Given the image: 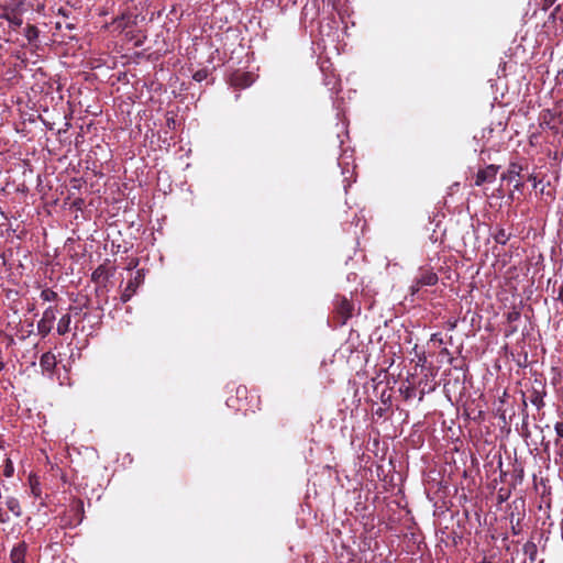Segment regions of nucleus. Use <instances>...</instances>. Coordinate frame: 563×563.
Segmentation results:
<instances>
[{
	"label": "nucleus",
	"mask_w": 563,
	"mask_h": 563,
	"mask_svg": "<svg viewBox=\"0 0 563 563\" xmlns=\"http://www.w3.org/2000/svg\"><path fill=\"white\" fill-rule=\"evenodd\" d=\"M7 13L10 18V29L15 31L23 24V14L26 12V0H4Z\"/></svg>",
	"instance_id": "1"
},
{
	"label": "nucleus",
	"mask_w": 563,
	"mask_h": 563,
	"mask_svg": "<svg viewBox=\"0 0 563 563\" xmlns=\"http://www.w3.org/2000/svg\"><path fill=\"white\" fill-rule=\"evenodd\" d=\"M56 320V310L54 307H47L41 320L37 322V332L42 338H45L53 329Z\"/></svg>",
	"instance_id": "2"
},
{
	"label": "nucleus",
	"mask_w": 563,
	"mask_h": 563,
	"mask_svg": "<svg viewBox=\"0 0 563 563\" xmlns=\"http://www.w3.org/2000/svg\"><path fill=\"white\" fill-rule=\"evenodd\" d=\"M523 170L522 166L516 162H510L508 165V168L505 173L501 174V180L511 183L514 180H517L514 189L515 190H522L525 184L521 180H518L520 178L521 172Z\"/></svg>",
	"instance_id": "3"
},
{
	"label": "nucleus",
	"mask_w": 563,
	"mask_h": 563,
	"mask_svg": "<svg viewBox=\"0 0 563 563\" xmlns=\"http://www.w3.org/2000/svg\"><path fill=\"white\" fill-rule=\"evenodd\" d=\"M117 266L110 260H106L92 273V282H108L114 277Z\"/></svg>",
	"instance_id": "4"
},
{
	"label": "nucleus",
	"mask_w": 563,
	"mask_h": 563,
	"mask_svg": "<svg viewBox=\"0 0 563 563\" xmlns=\"http://www.w3.org/2000/svg\"><path fill=\"white\" fill-rule=\"evenodd\" d=\"M499 168L500 167L498 165L490 164L479 169L475 176L474 185L479 187L484 184L494 183L496 180Z\"/></svg>",
	"instance_id": "5"
},
{
	"label": "nucleus",
	"mask_w": 563,
	"mask_h": 563,
	"mask_svg": "<svg viewBox=\"0 0 563 563\" xmlns=\"http://www.w3.org/2000/svg\"><path fill=\"white\" fill-rule=\"evenodd\" d=\"M115 31L123 32L128 27H131L136 24V15H134L131 11L126 10L122 12L119 16L113 19L111 22Z\"/></svg>",
	"instance_id": "6"
},
{
	"label": "nucleus",
	"mask_w": 563,
	"mask_h": 563,
	"mask_svg": "<svg viewBox=\"0 0 563 563\" xmlns=\"http://www.w3.org/2000/svg\"><path fill=\"white\" fill-rule=\"evenodd\" d=\"M27 553V544L25 541H21L15 544L10 552L11 563H25V556Z\"/></svg>",
	"instance_id": "7"
},
{
	"label": "nucleus",
	"mask_w": 563,
	"mask_h": 563,
	"mask_svg": "<svg viewBox=\"0 0 563 563\" xmlns=\"http://www.w3.org/2000/svg\"><path fill=\"white\" fill-rule=\"evenodd\" d=\"M523 554L526 559L523 563H542V561H537L538 558V547L532 541H527L522 547Z\"/></svg>",
	"instance_id": "8"
},
{
	"label": "nucleus",
	"mask_w": 563,
	"mask_h": 563,
	"mask_svg": "<svg viewBox=\"0 0 563 563\" xmlns=\"http://www.w3.org/2000/svg\"><path fill=\"white\" fill-rule=\"evenodd\" d=\"M56 356L52 352H45L40 358V367L45 373H52L56 367Z\"/></svg>",
	"instance_id": "9"
},
{
	"label": "nucleus",
	"mask_w": 563,
	"mask_h": 563,
	"mask_svg": "<svg viewBox=\"0 0 563 563\" xmlns=\"http://www.w3.org/2000/svg\"><path fill=\"white\" fill-rule=\"evenodd\" d=\"M24 36L32 47L38 48L40 30L35 25L27 24L24 29Z\"/></svg>",
	"instance_id": "10"
},
{
	"label": "nucleus",
	"mask_w": 563,
	"mask_h": 563,
	"mask_svg": "<svg viewBox=\"0 0 563 563\" xmlns=\"http://www.w3.org/2000/svg\"><path fill=\"white\" fill-rule=\"evenodd\" d=\"M493 239L500 245H506L511 238V233L507 232L503 227H496L492 233Z\"/></svg>",
	"instance_id": "11"
},
{
	"label": "nucleus",
	"mask_w": 563,
	"mask_h": 563,
	"mask_svg": "<svg viewBox=\"0 0 563 563\" xmlns=\"http://www.w3.org/2000/svg\"><path fill=\"white\" fill-rule=\"evenodd\" d=\"M70 324H71V314H70V313H66V314H64V316L59 319V321H58V323H57V328H56L57 333H58L59 335H64V334H66L67 332H69V331H70Z\"/></svg>",
	"instance_id": "12"
},
{
	"label": "nucleus",
	"mask_w": 563,
	"mask_h": 563,
	"mask_svg": "<svg viewBox=\"0 0 563 563\" xmlns=\"http://www.w3.org/2000/svg\"><path fill=\"white\" fill-rule=\"evenodd\" d=\"M5 505H7V508L15 517H20L22 515V508H21L20 501L15 497H13V496L7 497L5 498Z\"/></svg>",
	"instance_id": "13"
},
{
	"label": "nucleus",
	"mask_w": 563,
	"mask_h": 563,
	"mask_svg": "<svg viewBox=\"0 0 563 563\" xmlns=\"http://www.w3.org/2000/svg\"><path fill=\"white\" fill-rule=\"evenodd\" d=\"M543 397L544 393L533 389L529 396V400L537 409H541L544 406Z\"/></svg>",
	"instance_id": "14"
},
{
	"label": "nucleus",
	"mask_w": 563,
	"mask_h": 563,
	"mask_svg": "<svg viewBox=\"0 0 563 563\" xmlns=\"http://www.w3.org/2000/svg\"><path fill=\"white\" fill-rule=\"evenodd\" d=\"M140 284H126L125 289L121 295V301L126 302L131 299V297L136 292V289Z\"/></svg>",
	"instance_id": "15"
},
{
	"label": "nucleus",
	"mask_w": 563,
	"mask_h": 563,
	"mask_svg": "<svg viewBox=\"0 0 563 563\" xmlns=\"http://www.w3.org/2000/svg\"><path fill=\"white\" fill-rule=\"evenodd\" d=\"M353 306L346 299H343L340 305V312L344 318H350L352 316Z\"/></svg>",
	"instance_id": "16"
},
{
	"label": "nucleus",
	"mask_w": 563,
	"mask_h": 563,
	"mask_svg": "<svg viewBox=\"0 0 563 563\" xmlns=\"http://www.w3.org/2000/svg\"><path fill=\"white\" fill-rule=\"evenodd\" d=\"M399 391L405 400H409L416 396V389L411 386H401Z\"/></svg>",
	"instance_id": "17"
},
{
	"label": "nucleus",
	"mask_w": 563,
	"mask_h": 563,
	"mask_svg": "<svg viewBox=\"0 0 563 563\" xmlns=\"http://www.w3.org/2000/svg\"><path fill=\"white\" fill-rule=\"evenodd\" d=\"M235 84L245 88L251 85L250 75L247 74H241L235 77Z\"/></svg>",
	"instance_id": "18"
},
{
	"label": "nucleus",
	"mask_w": 563,
	"mask_h": 563,
	"mask_svg": "<svg viewBox=\"0 0 563 563\" xmlns=\"http://www.w3.org/2000/svg\"><path fill=\"white\" fill-rule=\"evenodd\" d=\"M2 473L5 477H11L14 473L13 463L9 457L5 459Z\"/></svg>",
	"instance_id": "19"
},
{
	"label": "nucleus",
	"mask_w": 563,
	"mask_h": 563,
	"mask_svg": "<svg viewBox=\"0 0 563 563\" xmlns=\"http://www.w3.org/2000/svg\"><path fill=\"white\" fill-rule=\"evenodd\" d=\"M209 76V70L207 68H202V69H199L197 70L194 75H192V79L197 82H201L203 80H206Z\"/></svg>",
	"instance_id": "20"
},
{
	"label": "nucleus",
	"mask_w": 563,
	"mask_h": 563,
	"mask_svg": "<svg viewBox=\"0 0 563 563\" xmlns=\"http://www.w3.org/2000/svg\"><path fill=\"white\" fill-rule=\"evenodd\" d=\"M57 297V294L48 288L41 291V298L44 301H53Z\"/></svg>",
	"instance_id": "21"
},
{
	"label": "nucleus",
	"mask_w": 563,
	"mask_h": 563,
	"mask_svg": "<svg viewBox=\"0 0 563 563\" xmlns=\"http://www.w3.org/2000/svg\"><path fill=\"white\" fill-rule=\"evenodd\" d=\"M324 85L325 86H331V89H336V87L339 86V80L335 78L334 75H331V76H325L324 77Z\"/></svg>",
	"instance_id": "22"
},
{
	"label": "nucleus",
	"mask_w": 563,
	"mask_h": 563,
	"mask_svg": "<svg viewBox=\"0 0 563 563\" xmlns=\"http://www.w3.org/2000/svg\"><path fill=\"white\" fill-rule=\"evenodd\" d=\"M506 319L508 323L511 324L520 319V312L517 310L508 311L506 314Z\"/></svg>",
	"instance_id": "23"
},
{
	"label": "nucleus",
	"mask_w": 563,
	"mask_h": 563,
	"mask_svg": "<svg viewBox=\"0 0 563 563\" xmlns=\"http://www.w3.org/2000/svg\"><path fill=\"white\" fill-rule=\"evenodd\" d=\"M128 282H142L145 278L144 269H136L135 276L132 278V276H128Z\"/></svg>",
	"instance_id": "24"
},
{
	"label": "nucleus",
	"mask_w": 563,
	"mask_h": 563,
	"mask_svg": "<svg viewBox=\"0 0 563 563\" xmlns=\"http://www.w3.org/2000/svg\"><path fill=\"white\" fill-rule=\"evenodd\" d=\"M139 265V260L136 257H133L130 260V262L128 263V265L124 267V269L132 274V271H134Z\"/></svg>",
	"instance_id": "25"
},
{
	"label": "nucleus",
	"mask_w": 563,
	"mask_h": 563,
	"mask_svg": "<svg viewBox=\"0 0 563 563\" xmlns=\"http://www.w3.org/2000/svg\"><path fill=\"white\" fill-rule=\"evenodd\" d=\"M31 492L35 497H38L41 495V487L37 482L31 481Z\"/></svg>",
	"instance_id": "26"
},
{
	"label": "nucleus",
	"mask_w": 563,
	"mask_h": 563,
	"mask_svg": "<svg viewBox=\"0 0 563 563\" xmlns=\"http://www.w3.org/2000/svg\"><path fill=\"white\" fill-rule=\"evenodd\" d=\"M554 430L556 435L563 439V421H558L554 426Z\"/></svg>",
	"instance_id": "27"
},
{
	"label": "nucleus",
	"mask_w": 563,
	"mask_h": 563,
	"mask_svg": "<svg viewBox=\"0 0 563 563\" xmlns=\"http://www.w3.org/2000/svg\"><path fill=\"white\" fill-rule=\"evenodd\" d=\"M9 520H10V516L3 508L0 507V522L7 523V522H9Z\"/></svg>",
	"instance_id": "28"
},
{
	"label": "nucleus",
	"mask_w": 563,
	"mask_h": 563,
	"mask_svg": "<svg viewBox=\"0 0 563 563\" xmlns=\"http://www.w3.org/2000/svg\"><path fill=\"white\" fill-rule=\"evenodd\" d=\"M0 19H4L10 24V18L7 13L5 7L3 3H0Z\"/></svg>",
	"instance_id": "29"
},
{
	"label": "nucleus",
	"mask_w": 563,
	"mask_h": 563,
	"mask_svg": "<svg viewBox=\"0 0 563 563\" xmlns=\"http://www.w3.org/2000/svg\"><path fill=\"white\" fill-rule=\"evenodd\" d=\"M431 341L432 342H438V343L442 344L443 343L442 334L441 333H433L431 335Z\"/></svg>",
	"instance_id": "30"
},
{
	"label": "nucleus",
	"mask_w": 563,
	"mask_h": 563,
	"mask_svg": "<svg viewBox=\"0 0 563 563\" xmlns=\"http://www.w3.org/2000/svg\"><path fill=\"white\" fill-rule=\"evenodd\" d=\"M528 181H531L532 183V186L533 188H536L538 186V179H537V176H534L533 174L529 175L528 176Z\"/></svg>",
	"instance_id": "31"
},
{
	"label": "nucleus",
	"mask_w": 563,
	"mask_h": 563,
	"mask_svg": "<svg viewBox=\"0 0 563 563\" xmlns=\"http://www.w3.org/2000/svg\"><path fill=\"white\" fill-rule=\"evenodd\" d=\"M82 503L81 501H77L75 505H74V508L76 509V511H80L82 510Z\"/></svg>",
	"instance_id": "32"
},
{
	"label": "nucleus",
	"mask_w": 563,
	"mask_h": 563,
	"mask_svg": "<svg viewBox=\"0 0 563 563\" xmlns=\"http://www.w3.org/2000/svg\"><path fill=\"white\" fill-rule=\"evenodd\" d=\"M58 14L63 15L64 18H68V13L66 9L60 8L58 10Z\"/></svg>",
	"instance_id": "33"
},
{
	"label": "nucleus",
	"mask_w": 563,
	"mask_h": 563,
	"mask_svg": "<svg viewBox=\"0 0 563 563\" xmlns=\"http://www.w3.org/2000/svg\"><path fill=\"white\" fill-rule=\"evenodd\" d=\"M517 331V327H509V329L507 330V335H511L514 334L515 332Z\"/></svg>",
	"instance_id": "34"
},
{
	"label": "nucleus",
	"mask_w": 563,
	"mask_h": 563,
	"mask_svg": "<svg viewBox=\"0 0 563 563\" xmlns=\"http://www.w3.org/2000/svg\"><path fill=\"white\" fill-rule=\"evenodd\" d=\"M558 299L563 300V284L560 286Z\"/></svg>",
	"instance_id": "35"
},
{
	"label": "nucleus",
	"mask_w": 563,
	"mask_h": 563,
	"mask_svg": "<svg viewBox=\"0 0 563 563\" xmlns=\"http://www.w3.org/2000/svg\"><path fill=\"white\" fill-rule=\"evenodd\" d=\"M106 287H107V284H101L98 287H96V291L98 292V291L102 290Z\"/></svg>",
	"instance_id": "36"
},
{
	"label": "nucleus",
	"mask_w": 563,
	"mask_h": 563,
	"mask_svg": "<svg viewBox=\"0 0 563 563\" xmlns=\"http://www.w3.org/2000/svg\"><path fill=\"white\" fill-rule=\"evenodd\" d=\"M5 367V364L4 362L2 361V358L0 357V372H2Z\"/></svg>",
	"instance_id": "37"
},
{
	"label": "nucleus",
	"mask_w": 563,
	"mask_h": 563,
	"mask_svg": "<svg viewBox=\"0 0 563 563\" xmlns=\"http://www.w3.org/2000/svg\"><path fill=\"white\" fill-rule=\"evenodd\" d=\"M450 330H453L455 328V322L450 323Z\"/></svg>",
	"instance_id": "38"
},
{
	"label": "nucleus",
	"mask_w": 563,
	"mask_h": 563,
	"mask_svg": "<svg viewBox=\"0 0 563 563\" xmlns=\"http://www.w3.org/2000/svg\"><path fill=\"white\" fill-rule=\"evenodd\" d=\"M338 137L340 139V145L343 144V140L341 139V135L339 134Z\"/></svg>",
	"instance_id": "39"
},
{
	"label": "nucleus",
	"mask_w": 563,
	"mask_h": 563,
	"mask_svg": "<svg viewBox=\"0 0 563 563\" xmlns=\"http://www.w3.org/2000/svg\"><path fill=\"white\" fill-rule=\"evenodd\" d=\"M481 563H493V562L487 561L486 559H484Z\"/></svg>",
	"instance_id": "40"
},
{
	"label": "nucleus",
	"mask_w": 563,
	"mask_h": 563,
	"mask_svg": "<svg viewBox=\"0 0 563 563\" xmlns=\"http://www.w3.org/2000/svg\"><path fill=\"white\" fill-rule=\"evenodd\" d=\"M2 334V331L0 330V335Z\"/></svg>",
	"instance_id": "41"
},
{
	"label": "nucleus",
	"mask_w": 563,
	"mask_h": 563,
	"mask_svg": "<svg viewBox=\"0 0 563 563\" xmlns=\"http://www.w3.org/2000/svg\"><path fill=\"white\" fill-rule=\"evenodd\" d=\"M562 527H563V523H562Z\"/></svg>",
	"instance_id": "42"
}]
</instances>
